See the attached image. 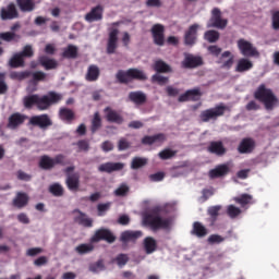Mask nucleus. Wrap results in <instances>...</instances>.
I'll return each mask as SVG.
<instances>
[{"mask_svg":"<svg viewBox=\"0 0 279 279\" xmlns=\"http://www.w3.org/2000/svg\"><path fill=\"white\" fill-rule=\"evenodd\" d=\"M246 110L252 111V110H260V105H258L255 100H251L246 105Z\"/></svg>","mask_w":279,"mask_h":279,"instance_id":"64","label":"nucleus"},{"mask_svg":"<svg viewBox=\"0 0 279 279\" xmlns=\"http://www.w3.org/2000/svg\"><path fill=\"white\" fill-rule=\"evenodd\" d=\"M104 112L106 113V119L109 123H117V125H121L123 123V116H121L117 110L106 107Z\"/></svg>","mask_w":279,"mask_h":279,"instance_id":"26","label":"nucleus"},{"mask_svg":"<svg viewBox=\"0 0 279 279\" xmlns=\"http://www.w3.org/2000/svg\"><path fill=\"white\" fill-rule=\"evenodd\" d=\"M27 77H32V71H22V72L13 71L10 73V78L16 80L17 82H23V80H27Z\"/></svg>","mask_w":279,"mask_h":279,"instance_id":"43","label":"nucleus"},{"mask_svg":"<svg viewBox=\"0 0 279 279\" xmlns=\"http://www.w3.org/2000/svg\"><path fill=\"white\" fill-rule=\"evenodd\" d=\"M119 47V29L111 28L109 32V37L107 40V53L108 56H112V53L117 52Z\"/></svg>","mask_w":279,"mask_h":279,"instance_id":"14","label":"nucleus"},{"mask_svg":"<svg viewBox=\"0 0 279 279\" xmlns=\"http://www.w3.org/2000/svg\"><path fill=\"white\" fill-rule=\"evenodd\" d=\"M94 250L95 246H93V244H80L75 247V252L81 256H84V254H90Z\"/></svg>","mask_w":279,"mask_h":279,"instance_id":"45","label":"nucleus"},{"mask_svg":"<svg viewBox=\"0 0 279 279\" xmlns=\"http://www.w3.org/2000/svg\"><path fill=\"white\" fill-rule=\"evenodd\" d=\"M153 84H158L159 86H165L169 84V77L160 75V73L154 74L151 76Z\"/></svg>","mask_w":279,"mask_h":279,"instance_id":"49","label":"nucleus"},{"mask_svg":"<svg viewBox=\"0 0 279 279\" xmlns=\"http://www.w3.org/2000/svg\"><path fill=\"white\" fill-rule=\"evenodd\" d=\"M49 192L54 197H62L64 195V187H62V185H60V183H54L49 186Z\"/></svg>","mask_w":279,"mask_h":279,"instance_id":"46","label":"nucleus"},{"mask_svg":"<svg viewBox=\"0 0 279 279\" xmlns=\"http://www.w3.org/2000/svg\"><path fill=\"white\" fill-rule=\"evenodd\" d=\"M119 151H125V149H130V142L125 138H121L118 143Z\"/></svg>","mask_w":279,"mask_h":279,"instance_id":"62","label":"nucleus"},{"mask_svg":"<svg viewBox=\"0 0 279 279\" xmlns=\"http://www.w3.org/2000/svg\"><path fill=\"white\" fill-rule=\"evenodd\" d=\"M167 141V135L165 133H158L155 135H146L142 138V145H162Z\"/></svg>","mask_w":279,"mask_h":279,"instance_id":"25","label":"nucleus"},{"mask_svg":"<svg viewBox=\"0 0 279 279\" xmlns=\"http://www.w3.org/2000/svg\"><path fill=\"white\" fill-rule=\"evenodd\" d=\"M219 32L217 31H207L204 34V39L207 40V43H217L219 40Z\"/></svg>","mask_w":279,"mask_h":279,"instance_id":"48","label":"nucleus"},{"mask_svg":"<svg viewBox=\"0 0 279 279\" xmlns=\"http://www.w3.org/2000/svg\"><path fill=\"white\" fill-rule=\"evenodd\" d=\"M254 149H256V141L252 137H244L238 146L239 154H252Z\"/></svg>","mask_w":279,"mask_h":279,"instance_id":"18","label":"nucleus"},{"mask_svg":"<svg viewBox=\"0 0 279 279\" xmlns=\"http://www.w3.org/2000/svg\"><path fill=\"white\" fill-rule=\"evenodd\" d=\"M110 206H112V203H104L97 205L98 210V217H104L108 210H110Z\"/></svg>","mask_w":279,"mask_h":279,"instance_id":"55","label":"nucleus"},{"mask_svg":"<svg viewBox=\"0 0 279 279\" xmlns=\"http://www.w3.org/2000/svg\"><path fill=\"white\" fill-rule=\"evenodd\" d=\"M238 49L244 58H258L260 56L256 47L244 38L238 40Z\"/></svg>","mask_w":279,"mask_h":279,"instance_id":"10","label":"nucleus"},{"mask_svg":"<svg viewBox=\"0 0 279 279\" xmlns=\"http://www.w3.org/2000/svg\"><path fill=\"white\" fill-rule=\"evenodd\" d=\"M101 19H104V7H101V4L94 7L90 12L85 15L87 23H95V21H101Z\"/></svg>","mask_w":279,"mask_h":279,"instance_id":"24","label":"nucleus"},{"mask_svg":"<svg viewBox=\"0 0 279 279\" xmlns=\"http://www.w3.org/2000/svg\"><path fill=\"white\" fill-rule=\"evenodd\" d=\"M202 97V92L199 88L189 89L184 94L180 95L178 101L183 104L184 101H199Z\"/></svg>","mask_w":279,"mask_h":279,"instance_id":"20","label":"nucleus"},{"mask_svg":"<svg viewBox=\"0 0 279 279\" xmlns=\"http://www.w3.org/2000/svg\"><path fill=\"white\" fill-rule=\"evenodd\" d=\"M38 254H43V248L40 247H32L26 252L27 256H38Z\"/></svg>","mask_w":279,"mask_h":279,"instance_id":"63","label":"nucleus"},{"mask_svg":"<svg viewBox=\"0 0 279 279\" xmlns=\"http://www.w3.org/2000/svg\"><path fill=\"white\" fill-rule=\"evenodd\" d=\"M116 80H118L120 84H130L132 80L147 82V74L143 70L131 68L126 71L119 70L116 74Z\"/></svg>","mask_w":279,"mask_h":279,"instance_id":"4","label":"nucleus"},{"mask_svg":"<svg viewBox=\"0 0 279 279\" xmlns=\"http://www.w3.org/2000/svg\"><path fill=\"white\" fill-rule=\"evenodd\" d=\"M223 241H226V238L219 234H211L207 239V243H209V245H219V243H223Z\"/></svg>","mask_w":279,"mask_h":279,"instance_id":"53","label":"nucleus"},{"mask_svg":"<svg viewBox=\"0 0 279 279\" xmlns=\"http://www.w3.org/2000/svg\"><path fill=\"white\" fill-rule=\"evenodd\" d=\"M100 74L101 72L99 71V66L92 64L87 69L85 80L86 82H97V80H99Z\"/></svg>","mask_w":279,"mask_h":279,"instance_id":"36","label":"nucleus"},{"mask_svg":"<svg viewBox=\"0 0 279 279\" xmlns=\"http://www.w3.org/2000/svg\"><path fill=\"white\" fill-rule=\"evenodd\" d=\"M99 241H106L107 243H114L117 236L110 229L100 228L95 231L94 235L90 238V243H99Z\"/></svg>","mask_w":279,"mask_h":279,"instance_id":"11","label":"nucleus"},{"mask_svg":"<svg viewBox=\"0 0 279 279\" xmlns=\"http://www.w3.org/2000/svg\"><path fill=\"white\" fill-rule=\"evenodd\" d=\"M252 199H254V196L251 194H241L240 196H235L233 201L235 204H239L240 206L245 207L247 204H252Z\"/></svg>","mask_w":279,"mask_h":279,"instance_id":"40","label":"nucleus"},{"mask_svg":"<svg viewBox=\"0 0 279 279\" xmlns=\"http://www.w3.org/2000/svg\"><path fill=\"white\" fill-rule=\"evenodd\" d=\"M153 41L157 47H165V25L155 24L150 29Z\"/></svg>","mask_w":279,"mask_h":279,"instance_id":"13","label":"nucleus"},{"mask_svg":"<svg viewBox=\"0 0 279 279\" xmlns=\"http://www.w3.org/2000/svg\"><path fill=\"white\" fill-rule=\"evenodd\" d=\"M211 27H217L218 29H226L228 27V20L221 19V10L219 8H214L211 11Z\"/></svg>","mask_w":279,"mask_h":279,"instance_id":"16","label":"nucleus"},{"mask_svg":"<svg viewBox=\"0 0 279 279\" xmlns=\"http://www.w3.org/2000/svg\"><path fill=\"white\" fill-rule=\"evenodd\" d=\"M31 77H32L33 84H38V82L47 81V73L43 71L31 72Z\"/></svg>","mask_w":279,"mask_h":279,"instance_id":"44","label":"nucleus"},{"mask_svg":"<svg viewBox=\"0 0 279 279\" xmlns=\"http://www.w3.org/2000/svg\"><path fill=\"white\" fill-rule=\"evenodd\" d=\"M158 248V243L156 239L153 236H147L144 239V250L146 254H154V252Z\"/></svg>","mask_w":279,"mask_h":279,"instance_id":"37","label":"nucleus"},{"mask_svg":"<svg viewBox=\"0 0 279 279\" xmlns=\"http://www.w3.org/2000/svg\"><path fill=\"white\" fill-rule=\"evenodd\" d=\"M227 215L230 217V219H236L239 215H241V208L234 206V205H229L227 207Z\"/></svg>","mask_w":279,"mask_h":279,"instance_id":"51","label":"nucleus"},{"mask_svg":"<svg viewBox=\"0 0 279 279\" xmlns=\"http://www.w3.org/2000/svg\"><path fill=\"white\" fill-rule=\"evenodd\" d=\"M147 165V160L145 158L135 157L131 162V169H141Z\"/></svg>","mask_w":279,"mask_h":279,"instance_id":"52","label":"nucleus"},{"mask_svg":"<svg viewBox=\"0 0 279 279\" xmlns=\"http://www.w3.org/2000/svg\"><path fill=\"white\" fill-rule=\"evenodd\" d=\"M59 117L61 121H66L71 123L75 119V112L69 108H61L59 110Z\"/></svg>","mask_w":279,"mask_h":279,"instance_id":"38","label":"nucleus"},{"mask_svg":"<svg viewBox=\"0 0 279 279\" xmlns=\"http://www.w3.org/2000/svg\"><path fill=\"white\" fill-rule=\"evenodd\" d=\"M226 110H230V108L223 104L217 105L214 108L204 110L199 114V119L203 123H208V121H217L219 117H223L226 114Z\"/></svg>","mask_w":279,"mask_h":279,"instance_id":"6","label":"nucleus"},{"mask_svg":"<svg viewBox=\"0 0 279 279\" xmlns=\"http://www.w3.org/2000/svg\"><path fill=\"white\" fill-rule=\"evenodd\" d=\"M66 186L70 191H77L80 189V177L73 174L66 178Z\"/></svg>","mask_w":279,"mask_h":279,"instance_id":"42","label":"nucleus"},{"mask_svg":"<svg viewBox=\"0 0 279 279\" xmlns=\"http://www.w3.org/2000/svg\"><path fill=\"white\" fill-rule=\"evenodd\" d=\"M129 260H130V257H128V254H119L116 257V263L119 267H125Z\"/></svg>","mask_w":279,"mask_h":279,"instance_id":"56","label":"nucleus"},{"mask_svg":"<svg viewBox=\"0 0 279 279\" xmlns=\"http://www.w3.org/2000/svg\"><path fill=\"white\" fill-rule=\"evenodd\" d=\"M228 173H230V166H228V163H221L209 171V178L217 180V178H226Z\"/></svg>","mask_w":279,"mask_h":279,"instance_id":"21","label":"nucleus"},{"mask_svg":"<svg viewBox=\"0 0 279 279\" xmlns=\"http://www.w3.org/2000/svg\"><path fill=\"white\" fill-rule=\"evenodd\" d=\"M21 12H34L36 10V0H15Z\"/></svg>","mask_w":279,"mask_h":279,"instance_id":"33","label":"nucleus"},{"mask_svg":"<svg viewBox=\"0 0 279 279\" xmlns=\"http://www.w3.org/2000/svg\"><path fill=\"white\" fill-rule=\"evenodd\" d=\"M38 62L46 71H52L58 66V61L56 59H51L45 54L38 57Z\"/></svg>","mask_w":279,"mask_h":279,"instance_id":"32","label":"nucleus"},{"mask_svg":"<svg viewBox=\"0 0 279 279\" xmlns=\"http://www.w3.org/2000/svg\"><path fill=\"white\" fill-rule=\"evenodd\" d=\"M21 28V24L15 23L11 26L10 32H2L0 33V45H3V43H19L21 40V35L16 34V29ZM3 43H2V41ZM4 53L3 48L0 47V56Z\"/></svg>","mask_w":279,"mask_h":279,"instance_id":"8","label":"nucleus"},{"mask_svg":"<svg viewBox=\"0 0 279 279\" xmlns=\"http://www.w3.org/2000/svg\"><path fill=\"white\" fill-rule=\"evenodd\" d=\"M165 208L161 206L153 207L149 211L143 215V225L149 228L153 232L158 230H169L171 228V219L162 218Z\"/></svg>","mask_w":279,"mask_h":279,"instance_id":"2","label":"nucleus"},{"mask_svg":"<svg viewBox=\"0 0 279 279\" xmlns=\"http://www.w3.org/2000/svg\"><path fill=\"white\" fill-rule=\"evenodd\" d=\"M191 234L197 236L198 239H204L208 234V229L202 225L199 221H195L192 227Z\"/></svg>","mask_w":279,"mask_h":279,"instance_id":"34","label":"nucleus"},{"mask_svg":"<svg viewBox=\"0 0 279 279\" xmlns=\"http://www.w3.org/2000/svg\"><path fill=\"white\" fill-rule=\"evenodd\" d=\"M62 101V95L56 92H49L46 95L32 94L23 98V106L26 110H32V108H37V110L45 111L49 110L51 106Z\"/></svg>","mask_w":279,"mask_h":279,"instance_id":"1","label":"nucleus"},{"mask_svg":"<svg viewBox=\"0 0 279 279\" xmlns=\"http://www.w3.org/2000/svg\"><path fill=\"white\" fill-rule=\"evenodd\" d=\"M219 210H221V205H216L208 208V215L213 223L217 221V217H219Z\"/></svg>","mask_w":279,"mask_h":279,"instance_id":"50","label":"nucleus"},{"mask_svg":"<svg viewBox=\"0 0 279 279\" xmlns=\"http://www.w3.org/2000/svg\"><path fill=\"white\" fill-rule=\"evenodd\" d=\"M25 58H34V48L32 45H26L22 51L15 52L9 60V66L11 69H23L25 66Z\"/></svg>","mask_w":279,"mask_h":279,"instance_id":"5","label":"nucleus"},{"mask_svg":"<svg viewBox=\"0 0 279 279\" xmlns=\"http://www.w3.org/2000/svg\"><path fill=\"white\" fill-rule=\"evenodd\" d=\"M56 165L66 167V165H70V161H66L64 155L62 154L57 155L54 158L44 155L39 159V167L40 169H44V171H51Z\"/></svg>","mask_w":279,"mask_h":279,"instance_id":"7","label":"nucleus"},{"mask_svg":"<svg viewBox=\"0 0 279 279\" xmlns=\"http://www.w3.org/2000/svg\"><path fill=\"white\" fill-rule=\"evenodd\" d=\"M62 58H66L68 60H75V58H77V47L69 45L66 48H64Z\"/></svg>","mask_w":279,"mask_h":279,"instance_id":"39","label":"nucleus"},{"mask_svg":"<svg viewBox=\"0 0 279 279\" xmlns=\"http://www.w3.org/2000/svg\"><path fill=\"white\" fill-rule=\"evenodd\" d=\"M17 180H21L22 182H29L32 181V174H27V172L23 170H19L16 172Z\"/></svg>","mask_w":279,"mask_h":279,"instance_id":"59","label":"nucleus"},{"mask_svg":"<svg viewBox=\"0 0 279 279\" xmlns=\"http://www.w3.org/2000/svg\"><path fill=\"white\" fill-rule=\"evenodd\" d=\"M178 154L177 150H172L170 148H166L161 150L158 156L160 160H171V158H175V155Z\"/></svg>","mask_w":279,"mask_h":279,"instance_id":"47","label":"nucleus"},{"mask_svg":"<svg viewBox=\"0 0 279 279\" xmlns=\"http://www.w3.org/2000/svg\"><path fill=\"white\" fill-rule=\"evenodd\" d=\"M130 193V187L125 184H121L116 191L114 195L116 197H125Z\"/></svg>","mask_w":279,"mask_h":279,"instance_id":"54","label":"nucleus"},{"mask_svg":"<svg viewBox=\"0 0 279 279\" xmlns=\"http://www.w3.org/2000/svg\"><path fill=\"white\" fill-rule=\"evenodd\" d=\"M199 29V24L191 25L184 34V45L187 47H193L197 43V31Z\"/></svg>","mask_w":279,"mask_h":279,"instance_id":"17","label":"nucleus"},{"mask_svg":"<svg viewBox=\"0 0 279 279\" xmlns=\"http://www.w3.org/2000/svg\"><path fill=\"white\" fill-rule=\"evenodd\" d=\"M143 236V231H123L120 235L121 243L134 242Z\"/></svg>","mask_w":279,"mask_h":279,"instance_id":"30","label":"nucleus"},{"mask_svg":"<svg viewBox=\"0 0 279 279\" xmlns=\"http://www.w3.org/2000/svg\"><path fill=\"white\" fill-rule=\"evenodd\" d=\"M183 69H197L204 64L202 57H195L193 54H185L184 60L181 62Z\"/></svg>","mask_w":279,"mask_h":279,"instance_id":"19","label":"nucleus"},{"mask_svg":"<svg viewBox=\"0 0 279 279\" xmlns=\"http://www.w3.org/2000/svg\"><path fill=\"white\" fill-rule=\"evenodd\" d=\"M254 97L257 99V101H260V104L265 106L266 110H271L279 104L278 97H276L274 90H271V88H267V85L265 84H260L256 88L254 92Z\"/></svg>","mask_w":279,"mask_h":279,"instance_id":"3","label":"nucleus"},{"mask_svg":"<svg viewBox=\"0 0 279 279\" xmlns=\"http://www.w3.org/2000/svg\"><path fill=\"white\" fill-rule=\"evenodd\" d=\"M125 163L122 162H105L98 167L100 173H114V171H122Z\"/></svg>","mask_w":279,"mask_h":279,"instance_id":"22","label":"nucleus"},{"mask_svg":"<svg viewBox=\"0 0 279 279\" xmlns=\"http://www.w3.org/2000/svg\"><path fill=\"white\" fill-rule=\"evenodd\" d=\"M28 125H33V128H39V130H48V128L53 125V121L49 114L43 113L31 117L28 120Z\"/></svg>","mask_w":279,"mask_h":279,"instance_id":"9","label":"nucleus"},{"mask_svg":"<svg viewBox=\"0 0 279 279\" xmlns=\"http://www.w3.org/2000/svg\"><path fill=\"white\" fill-rule=\"evenodd\" d=\"M272 29L278 31L279 29V10L272 12Z\"/></svg>","mask_w":279,"mask_h":279,"instance_id":"61","label":"nucleus"},{"mask_svg":"<svg viewBox=\"0 0 279 279\" xmlns=\"http://www.w3.org/2000/svg\"><path fill=\"white\" fill-rule=\"evenodd\" d=\"M252 69H254V63L247 58H241L236 63L235 73H246Z\"/></svg>","mask_w":279,"mask_h":279,"instance_id":"31","label":"nucleus"},{"mask_svg":"<svg viewBox=\"0 0 279 279\" xmlns=\"http://www.w3.org/2000/svg\"><path fill=\"white\" fill-rule=\"evenodd\" d=\"M153 69L154 71H156V73H173V69H171V65L167 64V62L161 59L154 62Z\"/></svg>","mask_w":279,"mask_h":279,"instance_id":"35","label":"nucleus"},{"mask_svg":"<svg viewBox=\"0 0 279 279\" xmlns=\"http://www.w3.org/2000/svg\"><path fill=\"white\" fill-rule=\"evenodd\" d=\"M129 100L135 106H145L147 104V94L136 90L129 93Z\"/></svg>","mask_w":279,"mask_h":279,"instance_id":"27","label":"nucleus"},{"mask_svg":"<svg viewBox=\"0 0 279 279\" xmlns=\"http://www.w3.org/2000/svg\"><path fill=\"white\" fill-rule=\"evenodd\" d=\"M27 119H29V117L26 114L14 112L9 117L7 128H9V130H19Z\"/></svg>","mask_w":279,"mask_h":279,"instance_id":"15","label":"nucleus"},{"mask_svg":"<svg viewBox=\"0 0 279 279\" xmlns=\"http://www.w3.org/2000/svg\"><path fill=\"white\" fill-rule=\"evenodd\" d=\"M74 213H77V216L74 218L75 223L83 226V228H93V220L88 218V215L80 209H75Z\"/></svg>","mask_w":279,"mask_h":279,"instance_id":"28","label":"nucleus"},{"mask_svg":"<svg viewBox=\"0 0 279 279\" xmlns=\"http://www.w3.org/2000/svg\"><path fill=\"white\" fill-rule=\"evenodd\" d=\"M76 145L78 147V151H88V149H90V143L88 140H80Z\"/></svg>","mask_w":279,"mask_h":279,"instance_id":"57","label":"nucleus"},{"mask_svg":"<svg viewBox=\"0 0 279 279\" xmlns=\"http://www.w3.org/2000/svg\"><path fill=\"white\" fill-rule=\"evenodd\" d=\"M19 9L14 2H10L7 7L0 9V19L1 21H14L19 19Z\"/></svg>","mask_w":279,"mask_h":279,"instance_id":"12","label":"nucleus"},{"mask_svg":"<svg viewBox=\"0 0 279 279\" xmlns=\"http://www.w3.org/2000/svg\"><path fill=\"white\" fill-rule=\"evenodd\" d=\"M207 151H209V154H215L216 156H226L227 149L226 146H223V142L217 141L209 143Z\"/></svg>","mask_w":279,"mask_h":279,"instance_id":"29","label":"nucleus"},{"mask_svg":"<svg viewBox=\"0 0 279 279\" xmlns=\"http://www.w3.org/2000/svg\"><path fill=\"white\" fill-rule=\"evenodd\" d=\"M101 129V116L99 111L94 113V118L92 119L90 132L92 134L97 133Z\"/></svg>","mask_w":279,"mask_h":279,"instance_id":"41","label":"nucleus"},{"mask_svg":"<svg viewBox=\"0 0 279 279\" xmlns=\"http://www.w3.org/2000/svg\"><path fill=\"white\" fill-rule=\"evenodd\" d=\"M150 182H162L165 180V172H156L149 175Z\"/></svg>","mask_w":279,"mask_h":279,"instance_id":"60","label":"nucleus"},{"mask_svg":"<svg viewBox=\"0 0 279 279\" xmlns=\"http://www.w3.org/2000/svg\"><path fill=\"white\" fill-rule=\"evenodd\" d=\"M29 204V195L25 192H17L12 201L14 208L19 210L25 208Z\"/></svg>","mask_w":279,"mask_h":279,"instance_id":"23","label":"nucleus"},{"mask_svg":"<svg viewBox=\"0 0 279 279\" xmlns=\"http://www.w3.org/2000/svg\"><path fill=\"white\" fill-rule=\"evenodd\" d=\"M207 51L211 56H215V58H219V56H221L222 49L219 46L214 45V46H208Z\"/></svg>","mask_w":279,"mask_h":279,"instance_id":"58","label":"nucleus"}]
</instances>
